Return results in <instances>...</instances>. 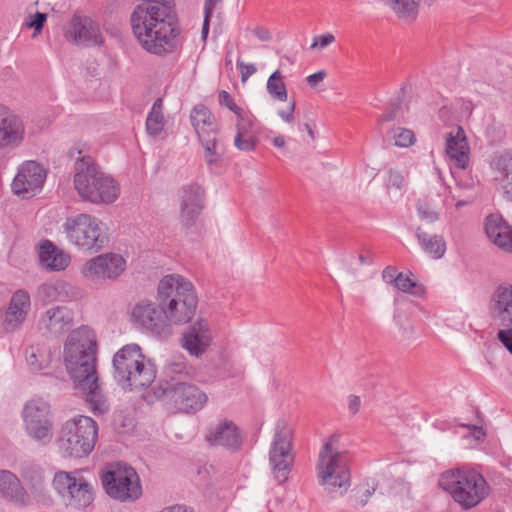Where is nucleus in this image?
I'll list each match as a JSON object with an SVG mask.
<instances>
[{"mask_svg":"<svg viewBox=\"0 0 512 512\" xmlns=\"http://www.w3.org/2000/svg\"><path fill=\"white\" fill-rule=\"evenodd\" d=\"M398 111H399L398 106H391V108L389 110H387L385 113H383L381 115V117L379 118V121L380 122H389V121L396 119L397 115H398Z\"/></svg>","mask_w":512,"mask_h":512,"instance_id":"57","label":"nucleus"},{"mask_svg":"<svg viewBox=\"0 0 512 512\" xmlns=\"http://www.w3.org/2000/svg\"><path fill=\"white\" fill-rule=\"evenodd\" d=\"M25 136V126L19 115L0 104V152L19 147Z\"/></svg>","mask_w":512,"mask_h":512,"instance_id":"19","label":"nucleus"},{"mask_svg":"<svg viewBox=\"0 0 512 512\" xmlns=\"http://www.w3.org/2000/svg\"><path fill=\"white\" fill-rule=\"evenodd\" d=\"M72 326L73 313L64 306H55L48 309L39 321L40 329L54 336L66 333Z\"/></svg>","mask_w":512,"mask_h":512,"instance_id":"23","label":"nucleus"},{"mask_svg":"<svg viewBox=\"0 0 512 512\" xmlns=\"http://www.w3.org/2000/svg\"><path fill=\"white\" fill-rule=\"evenodd\" d=\"M39 261L41 266L49 271H62L68 267L71 258L69 254L46 240L39 247Z\"/></svg>","mask_w":512,"mask_h":512,"instance_id":"31","label":"nucleus"},{"mask_svg":"<svg viewBox=\"0 0 512 512\" xmlns=\"http://www.w3.org/2000/svg\"><path fill=\"white\" fill-rule=\"evenodd\" d=\"M46 179L44 167L36 161H26L18 169L11 188L14 194L30 198L39 192Z\"/></svg>","mask_w":512,"mask_h":512,"instance_id":"18","label":"nucleus"},{"mask_svg":"<svg viewBox=\"0 0 512 512\" xmlns=\"http://www.w3.org/2000/svg\"><path fill=\"white\" fill-rule=\"evenodd\" d=\"M22 418L27 434L42 445L52 441L54 419L49 402L43 398H33L26 402Z\"/></svg>","mask_w":512,"mask_h":512,"instance_id":"12","label":"nucleus"},{"mask_svg":"<svg viewBox=\"0 0 512 512\" xmlns=\"http://www.w3.org/2000/svg\"><path fill=\"white\" fill-rule=\"evenodd\" d=\"M396 16L407 23L413 22L418 16L419 2L417 0H385Z\"/></svg>","mask_w":512,"mask_h":512,"instance_id":"36","label":"nucleus"},{"mask_svg":"<svg viewBox=\"0 0 512 512\" xmlns=\"http://www.w3.org/2000/svg\"><path fill=\"white\" fill-rule=\"evenodd\" d=\"M126 269V260L117 253H105L88 260L81 273L90 281L117 280Z\"/></svg>","mask_w":512,"mask_h":512,"instance_id":"16","label":"nucleus"},{"mask_svg":"<svg viewBox=\"0 0 512 512\" xmlns=\"http://www.w3.org/2000/svg\"><path fill=\"white\" fill-rule=\"evenodd\" d=\"M97 437L96 421L88 416L79 415L63 424L58 442L66 456L81 458L93 450Z\"/></svg>","mask_w":512,"mask_h":512,"instance_id":"10","label":"nucleus"},{"mask_svg":"<svg viewBox=\"0 0 512 512\" xmlns=\"http://www.w3.org/2000/svg\"><path fill=\"white\" fill-rule=\"evenodd\" d=\"M190 120L198 138L218 133L215 116L205 105L194 106L190 113Z\"/></svg>","mask_w":512,"mask_h":512,"instance_id":"32","label":"nucleus"},{"mask_svg":"<svg viewBox=\"0 0 512 512\" xmlns=\"http://www.w3.org/2000/svg\"><path fill=\"white\" fill-rule=\"evenodd\" d=\"M166 120L163 114V102L158 98L152 105L146 118V131L149 136L157 137L164 130Z\"/></svg>","mask_w":512,"mask_h":512,"instance_id":"35","label":"nucleus"},{"mask_svg":"<svg viewBox=\"0 0 512 512\" xmlns=\"http://www.w3.org/2000/svg\"><path fill=\"white\" fill-rule=\"evenodd\" d=\"M157 301L171 324H182L194 316L198 297L191 281L180 274H168L159 281Z\"/></svg>","mask_w":512,"mask_h":512,"instance_id":"4","label":"nucleus"},{"mask_svg":"<svg viewBox=\"0 0 512 512\" xmlns=\"http://www.w3.org/2000/svg\"><path fill=\"white\" fill-rule=\"evenodd\" d=\"M445 151L455 166L460 169L467 168L470 148L465 132L460 126L447 134Z\"/></svg>","mask_w":512,"mask_h":512,"instance_id":"29","label":"nucleus"},{"mask_svg":"<svg viewBox=\"0 0 512 512\" xmlns=\"http://www.w3.org/2000/svg\"><path fill=\"white\" fill-rule=\"evenodd\" d=\"M211 342V333L209 324L206 320L200 319L190 325L182 337V346L190 355L200 356L203 354Z\"/></svg>","mask_w":512,"mask_h":512,"instance_id":"24","label":"nucleus"},{"mask_svg":"<svg viewBox=\"0 0 512 512\" xmlns=\"http://www.w3.org/2000/svg\"><path fill=\"white\" fill-rule=\"evenodd\" d=\"M237 66L241 73V80L245 82L251 75L256 73L257 69L254 64H245L237 61Z\"/></svg>","mask_w":512,"mask_h":512,"instance_id":"51","label":"nucleus"},{"mask_svg":"<svg viewBox=\"0 0 512 512\" xmlns=\"http://www.w3.org/2000/svg\"><path fill=\"white\" fill-rule=\"evenodd\" d=\"M161 512H194L182 505H174L163 509Z\"/></svg>","mask_w":512,"mask_h":512,"instance_id":"59","label":"nucleus"},{"mask_svg":"<svg viewBox=\"0 0 512 512\" xmlns=\"http://www.w3.org/2000/svg\"><path fill=\"white\" fill-rule=\"evenodd\" d=\"M508 226L509 224L501 215L498 214H490L485 219L486 235L502 233L504 231V227Z\"/></svg>","mask_w":512,"mask_h":512,"instance_id":"43","label":"nucleus"},{"mask_svg":"<svg viewBox=\"0 0 512 512\" xmlns=\"http://www.w3.org/2000/svg\"><path fill=\"white\" fill-rule=\"evenodd\" d=\"M205 439L210 446L237 452L242 447L244 435L233 421L223 419L208 429Z\"/></svg>","mask_w":512,"mask_h":512,"instance_id":"20","label":"nucleus"},{"mask_svg":"<svg viewBox=\"0 0 512 512\" xmlns=\"http://www.w3.org/2000/svg\"><path fill=\"white\" fill-rule=\"evenodd\" d=\"M52 484L67 506L85 509L94 501L91 484L82 477L76 478L72 472H56Z\"/></svg>","mask_w":512,"mask_h":512,"instance_id":"15","label":"nucleus"},{"mask_svg":"<svg viewBox=\"0 0 512 512\" xmlns=\"http://www.w3.org/2000/svg\"><path fill=\"white\" fill-rule=\"evenodd\" d=\"M204 190L198 184H189L182 188L180 219L183 225L194 224L204 207Z\"/></svg>","mask_w":512,"mask_h":512,"instance_id":"22","label":"nucleus"},{"mask_svg":"<svg viewBox=\"0 0 512 512\" xmlns=\"http://www.w3.org/2000/svg\"><path fill=\"white\" fill-rule=\"evenodd\" d=\"M199 140L204 148V157L207 165L210 167L216 165L221 159V154L217 151V134L200 137Z\"/></svg>","mask_w":512,"mask_h":512,"instance_id":"38","label":"nucleus"},{"mask_svg":"<svg viewBox=\"0 0 512 512\" xmlns=\"http://www.w3.org/2000/svg\"><path fill=\"white\" fill-rule=\"evenodd\" d=\"M67 38L77 45L99 46L104 38L98 24L88 16L74 15L69 23Z\"/></svg>","mask_w":512,"mask_h":512,"instance_id":"21","label":"nucleus"},{"mask_svg":"<svg viewBox=\"0 0 512 512\" xmlns=\"http://www.w3.org/2000/svg\"><path fill=\"white\" fill-rule=\"evenodd\" d=\"M489 310L494 321L504 327L497 333L498 340L512 354V283L503 282L495 288Z\"/></svg>","mask_w":512,"mask_h":512,"instance_id":"14","label":"nucleus"},{"mask_svg":"<svg viewBox=\"0 0 512 512\" xmlns=\"http://www.w3.org/2000/svg\"><path fill=\"white\" fill-rule=\"evenodd\" d=\"M253 34L260 40V41H263V42H267V41H270L271 40V33L270 31L266 28V27H263V26H257L254 28L253 30Z\"/></svg>","mask_w":512,"mask_h":512,"instance_id":"55","label":"nucleus"},{"mask_svg":"<svg viewBox=\"0 0 512 512\" xmlns=\"http://www.w3.org/2000/svg\"><path fill=\"white\" fill-rule=\"evenodd\" d=\"M80 296L81 292L78 287L63 280L43 283L37 289V297L43 303L69 302Z\"/></svg>","mask_w":512,"mask_h":512,"instance_id":"26","label":"nucleus"},{"mask_svg":"<svg viewBox=\"0 0 512 512\" xmlns=\"http://www.w3.org/2000/svg\"><path fill=\"white\" fill-rule=\"evenodd\" d=\"M291 427L283 420L278 421L275 434L269 451V460L273 474L279 483L288 480L293 462Z\"/></svg>","mask_w":512,"mask_h":512,"instance_id":"13","label":"nucleus"},{"mask_svg":"<svg viewBox=\"0 0 512 512\" xmlns=\"http://www.w3.org/2000/svg\"><path fill=\"white\" fill-rule=\"evenodd\" d=\"M131 318L134 324L156 335L165 333L171 324L165 310L150 300L138 301L132 308Z\"/></svg>","mask_w":512,"mask_h":512,"instance_id":"17","label":"nucleus"},{"mask_svg":"<svg viewBox=\"0 0 512 512\" xmlns=\"http://www.w3.org/2000/svg\"><path fill=\"white\" fill-rule=\"evenodd\" d=\"M187 367L182 361L166 365L155 395L164 398L183 412L194 413L201 410L207 402V395L196 385L188 383Z\"/></svg>","mask_w":512,"mask_h":512,"instance_id":"3","label":"nucleus"},{"mask_svg":"<svg viewBox=\"0 0 512 512\" xmlns=\"http://www.w3.org/2000/svg\"><path fill=\"white\" fill-rule=\"evenodd\" d=\"M486 136L491 144H499L506 137V130L503 124L492 122L486 129Z\"/></svg>","mask_w":512,"mask_h":512,"instance_id":"45","label":"nucleus"},{"mask_svg":"<svg viewBox=\"0 0 512 512\" xmlns=\"http://www.w3.org/2000/svg\"><path fill=\"white\" fill-rule=\"evenodd\" d=\"M394 286L402 292L417 294L416 291H412V289L416 287V283L410 278V276L403 273H398Z\"/></svg>","mask_w":512,"mask_h":512,"instance_id":"47","label":"nucleus"},{"mask_svg":"<svg viewBox=\"0 0 512 512\" xmlns=\"http://www.w3.org/2000/svg\"><path fill=\"white\" fill-rule=\"evenodd\" d=\"M338 440V436L332 435L324 442L316 465L319 482L329 492L346 489L350 485L348 456L337 448Z\"/></svg>","mask_w":512,"mask_h":512,"instance_id":"8","label":"nucleus"},{"mask_svg":"<svg viewBox=\"0 0 512 512\" xmlns=\"http://www.w3.org/2000/svg\"><path fill=\"white\" fill-rule=\"evenodd\" d=\"M106 493L120 501H134L142 494L137 472L124 463H111L101 475Z\"/></svg>","mask_w":512,"mask_h":512,"instance_id":"11","label":"nucleus"},{"mask_svg":"<svg viewBox=\"0 0 512 512\" xmlns=\"http://www.w3.org/2000/svg\"><path fill=\"white\" fill-rule=\"evenodd\" d=\"M416 210L420 219L426 223H434L439 219V213L433 210L425 200H417Z\"/></svg>","mask_w":512,"mask_h":512,"instance_id":"44","label":"nucleus"},{"mask_svg":"<svg viewBox=\"0 0 512 512\" xmlns=\"http://www.w3.org/2000/svg\"><path fill=\"white\" fill-rule=\"evenodd\" d=\"M19 474L26 488L35 498H42L47 491V481L44 468L34 461H24L20 464Z\"/></svg>","mask_w":512,"mask_h":512,"instance_id":"28","label":"nucleus"},{"mask_svg":"<svg viewBox=\"0 0 512 512\" xmlns=\"http://www.w3.org/2000/svg\"><path fill=\"white\" fill-rule=\"evenodd\" d=\"M474 436L477 440H479L485 436V433L482 428H475Z\"/></svg>","mask_w":512,"mask_h":512,"instance_id":"63","label":"nucleus"},{"mask_svg":"<svg viewBox=\"0 0 512 512\" xmlns=\"http://www.w3.org/2000/svg\"><path fill=\"white\" fill-rule=\"evenodd\" d=\"M114 379L123 389L150 386L156 378L155 365L137 344H127L113 357Z\"/></svg>","mask_w":512,"mask_h":512,"instance_id":"7","label":"nucleus"},{"mask_svg":"<svg viewBox=\"0 0 512 512\" xmlns=\"http://www.w3.org/2000/svg\"><path fill=\"white\" fill-rule=\"evenodd\" d=\"M221 1L222 0H205L204 12L212 14L216 4Z\"/></svg>","mask_w":512,"mask_h":512,"instance_id":"60","label":"nucleus"},{"mask_svg":"<svg viewBox=\"0 0 512 512\" xmlns=\"http://www.w3.org/2000/svg\"><path fill=\"white\" fill-rule=\"evenodd\" d=\"M361 406L360 397L357 395H350L348 397V410L352 415L358 413Z\"/></svg>","mask_w":512,"mask_h":512,"instance_id":"56","label":"nucleus"},{"mask_svg":"<svg viewBox=\"0 0 512 512\" xmlns=\"http://www.w3.org/2000/svg\"><path fill=\"white\" fill-rule=\"evenodd\" d=\"M63 229L68 242L84 251L98 252L108 242L105 224L91 214L79 213L68 217Z\"/></svg>","mask_w":512,"mask_h":512,"instance_id":"9","label":"nucleus"},{"mask_svg":"<svg viewBox=\"0 0 512 512\" xmlns=\"http://www.w3.org/2000/svg\"><path fill=\"white\" fill-rule=\"evenodd\" d=\"M97 341L95 332L81 326L70 332L64 346V361L75 387L85 395V400L95 416L109 411V404L98 383L96 371Z\"/></svg>","mask_w":512,"mask_h":512,"instance_id":"1","label":"nucleus"},{"mask_svg":"<svg viewBox=\"0 0 512 512\" xmlns=\"http://www.w3.org/2000/svg\"><path fill=\"white\" fill-rule=\"evenodd\" d=\"M52 360V353L45 346H30L26 350V361L30 369L34 372L47 368Z\"/></svg>","mask_w":512,"mask_h":512,"instance_id":"34","label":"nucleus"},{"mask_svg":"<svg viewBox=\"0 0 512 512\" xmlns=\"http://www.w3.org/2000/svg\"><path fill=\"white\" fill-rule=\"evenodd\" d=\"M73 182L81 199L92 204H111L120 195L119 183L103 172L90 156L76 161Z\"/></svg>","mask_w":512,"mask_h":512,"instance_id":"5","label":"nucleus"},{"mask_svg":"<svg viewBox=\"0 0 512 512\" xmlns=\"http://www.w3.org/2000/svg\"><path fill=\"white\" fill-rule=\"evenodd\" d=\"M46 19L47 15L45 13L36 12L33 15H29L26 21V26L29 28H34L35 34L39 33L42 30Z\"/></svg>","mask_w":512,"mask_h":512,"instance_id":"49","label":"nucleus"},{"mask_svg":"<svg viewBox=\"0 0 512 512\" xmlns=\"http://www.w3.org/2000/svg\"><path fill=\"white\" fill-rule=\"evenodd\" d=\"M397 275H398V273H397L396 268H394L392 266L386 267L382 272V278L388 284L395 285L396 280H397Z\"/></svg>","mask_w":512,"mask_h":512,"instance_id":"54","label":"nucleus"},{"mask_svg":"<svg viewBox=\"0 0 512 512\" xmlns=\"http://www.w3.org/2000/svg\"><path fill=\"white\" fill-rule=\"evenodd\" d=\"M272 143L277 148H284L286 144L284 137L281 135L274 137Z\"/></svg>","mask_w":512,"mask_h":512,"instance_id":"61","label":"nucleus"},{"mask_svg":"<svg viewBox=\"0 0 512 512\" xmlns=\"http://www.w3.org/2000/svg\"><path fill=\"white\" fill-rule=\"evenodd\" d=\"M30 308L31 299L28 291L24 289L15 291L5 313V329L14 330L18 328L25 321Z\"/></svg>","mask_w":512,"mask_h":512,"instance_id":"27","label":"nucleus"},{"mask_svg":"<svg viewBox=\"0 0 512 512\" xmlns=\"http://www.w3.org/2000/svg\"><path fill=\"white\" fill-rule=\"evenodd\" d=\"M234 145L237 149L245 152L253 151L256 146V136L236 132L234 137Z\"/></svg>","mask_w":512,"mask_h":512,"instance_id":"46","label":"nucleus"},{"mask_svg":"<svg viewBox=\"0 0 512 512\" xmlns=\"http://www.w3.org/2000/svg\"><path fill=\"white\" fill-rule=\"evenodd\" d=\"M133 34L149 54L166 56L181 47L173 0H143L130 17Z\"/></svg>","mask_w":512,"mask_h":512,"instance_id":"2","label":"nucleus"},{"mask_svg":"<svg viewBox=\"0 0 512 512\" xmlns=\"http://www.w3.org/2000/svg\"><path fill=\"white\" fill-rule=\"evenodd\" d=\"M211 16H212V14L204 12V20H203L202 31H201L202 39L204 41L206 40L208 33H209Z\"/></svg>","mask_w":512,"mask_h":512,"instance_id":"58","label":"nucleus"},{"mask_svg":"<svg viewBox=\"0 0 512 512\" xmlns=\"http://www.w3.org/2000/svg\"><path fill=\"white\" fill-rule=\"evenodd\" d=\"M335 42V36L332 33H325L317 35L313 38V42L310 46L311 49L320 48L324 49L330 44Z\"/></svg>","mask_w":512,"mask_h":512,"instance_id":"50","label":"nucleus"},{"mask_svg":"<svg viewBox=\"0 0 512 512\" xmlns=\"http://www.w3.org/2000/svg\"><path fill=\"white\" fill-rule=\"evenodd\" d=\"M489 240L499 249L512 253V227H504V231L499 234L487 235Z\"/></svg>","mask_w":512,"mask_h":512,"instance_id":"41","label":"nucleus"},{"mask_svg":"<svg viewBox=\"0 0 512 512\" xmlns=\"http://www.w3.org/2000/svg\"><path fill=\"white\" fill-rule=\"evenodd\" d=\"M405 184V176L402 171L395 168H389L385 172L384 185L388 191L391 189L401 191L405 187Z\"/></svg>","mask_w":512,"mask_h":512,"instance_id":"40","label":"nucleus"},{"mask_svg":"<svg viewBox=\"0 0 512 512\" xmlns=\"http://www.w3.org/2000/svg\"><path fill=\"white\" fill-rule=\"evenodd\" d=\"M490 167L504 197L512 202V151L503 150L495 153L490 161Z\"/></svg>","mask_w":512,"mask_h":512,"instance_id":"25","label":"nucleus"},{"mask_svg":"<svg viewBox=\"0 0 512 512\" xmlns=\"http://www.w3.org/2000/svg\"><path fill=\"white\" fill-rule=\"evenodd\" d=\"M295 105V101H291L286 109L278 111L279 117L283 121L291 123L294 119Z\"/></svg>","mask_w":512,"mask_h":512,"instance_id":"52","label":"nucleus"},{"mask_svg":"<svg viewBox=\"0 0 512 512\" xmlns=\"http://www.w3.org/2000/svg\"><path fill=\"white\" fill-rule=\"evenodd\" d=\"M416 238L423 251L432 259H441L446 252V242L441 235L429 234L418 227Z\"/></svg>","mask_w":512,"mask_h":512,"instance_id":"33","label":"nucleus"},{"mask_svg":"<svg viewBox=\"0 0 512 512\" xmlns=\"http://www.w3.org/2000/svg\"><path fill=\"white\" fill-rule=\"evenodd\" d=\"M359 261H360V263H361V264H370V262H371V261H370L367 257H365L363 254H361V255L359 256Z\"/></svg>","mask_w":512,"mask_h":512,"instance_id":"64","label":"nucleus"},{"mask_svg":"<svg viewBox=\"0 0 512 512\" xmlns=\"http://www.w3.org/2000/svg\"><path fill=\"white\" fill-rule=\"evenodd\" d=\"M390 133L394 139V144L398 147H409L415 142V135L410 129L398 127Z\"/></svg>","mask_w":512,"mask_h":512,"instance_id":"42","label":"nucleus"},{"mask_svg":"<svg viewBox=\"0 0 512 512\" xmlns=\"http://www.w3.org/2000/svg\"><path fill=\"white\" fill-rule=\"evenodd\" d=\"M219 103L221 106L227 107L230 111L235 113V115H238L240 112L244 110L235 103L232 96L225 90H222L219 93Z\"/></svg>","mask_w":512,"mask_h":512,"instance_id":"48","label":"nucleus"},{"mask_svg":"<svg viewBox=\"0 0 512 512\" xmlns=\"http://www.w3.org/2000/svg\"><path fill=\"white\" fill-rule=\"evenodd\" d=\"M237 116L236 132L250 134L256 136V118L255 116L246 110L240 112Z\"/></svg>","mask_w":512,"mask_h":512,"instance_id":"39","label":"nucleus"},{"mask_svg":"<svg viewBox=\"0 0 512 512\" xmlns=\"http://www.w3.org/2000/svg\"><path fill=\"white\" fill-rule=\"evenodd\" d=\"M266 89L272 99L285 102L288 92L280 70L274 71L267 80Z\"/></svg>","mask_w":512,"mask_h":512,"instance_id":"37","label":"nucleus"},{"mask_svg":"<svg viewBox=\"0 0 512 512\" xmlns=\"http://www.w3.org/2000/svg\"><path fill=\"white\" fill-rule=\"evenodd\" d=\"M326 76H327L326 71L320 70L316 73L309 75L306 78V81L310 87H316L320 82H322L326 78Z\"/></svg>","mask_w":512,"mask_h":512,"instance_id":"53","label":"nucleus"},{"mask_svg":"<svg viewBox=\"0 0 512 512\" xmlns=\"http://www.w3.org/2000/svg\"><path fill=\"white\" fill-rule=\"evenodd\" d=\"M302 129H304L306 131V133L308 134V136L311 138V140H314L315 139V135H314V131L313 129L311 128V126L308 124V123H304L302 126H301Z\"/></svg>","mask_w":512,"mask_h":512,"instance_id":"62","label":"nucleus"},{"mask_svg":"<svg viewBox=\"0 0 512 512\" xmlns=\"http://www.w3.org/2000/svg\"><path fill=\"white\" fill-rule=\"evenodd\" d=\"M0 492L22 506L31 504V496L20 478L9 470H0Z\"/></svg>","mask_w":512,"mask_h":512,"instance_id":"30","label":"nucleus"},{"mask_svg":"<svg viewBox=\"0 0 512 512\" xmlns=\"http://www.w3.org/2000/svg\"><path fill=\"white\" fill-rule=\"evenodd\" d=\"M438 483L463 510L476 507L490 494V486L484 476L468 467L443 472Z\"/></svg>","mask_w":512,"mask_h":512,"instance_id":"6","label":"nucleus"}]
</instances>
